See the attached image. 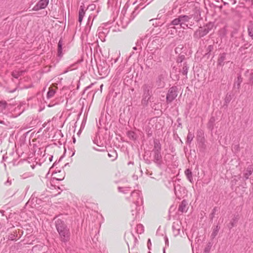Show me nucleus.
Instances as JSON below:
<instances>
[{"instance_id":"nucleus-11","label":"nucleus","mask_w":253,"mask_h":253,"mask_svg":"<svg viewBox=\"0 0 253 253\" xmlns=\"http://www.w3.org/2000/svg\"><path fill=\"white\" fill-rule=\"evenodd\" d=\"M62 43L61 40L59 41L58 44V54L60 55L62 53Z\"/></svg>"},{"instance_id":"nucleus-7","label":"nucleus","mask_w":253,"mask_h":253,"mask_svg":"<svg viewBox=\"0 0 253 253\" xmlns=\"http://www.w3.org/2000/svg\"><path fill=\"white\" fill-rule=\"evenodd\" d=\"M84 14L85 11L84 10V7L83 6H81L79 12V21L80 23L82 22Z\"/></svg>"},{"instance_id":"nucleus-5","label":"nucleus","mask_w":253,"mask_h":253,"mask_svg":"<svg viewBox=\"0 0 253 253\" xmlns=\"http://www.w3.org/2000/svg\"><path fill=\"white\" fill-rule=\"evenodd\" d=\"M187 18L186 16H183L175 19L172 21V23L173 25H177L179 24L181 25L183 23V21H185Z\"/></svg>"},{"instance_id":"nucleus-10","label":"nucleus","mask_w":253,"mask_h":253,"mask_svg":"<svg viewBox=\"0 0 253 253\" xmlns=\"http://www.w3.org/2000/svg\"><path fill=\"white\" fill-rule=\"evenodd\" d=\"M185 174L187 175V178L189 179L190 181H191V179L192 178V173L191 171L187 169L185 171Z\"/></svg>"},{"instance_id":"nucleus-12","label":"nucleus","mask_w":253,"mask_h":253,"mask_svg":"<svg viewBox=\"0 0 253 253\" xmlns=\"http://www.w3.org/2000/svg\"><path fill=\"white\" fill-rule=\"evenodd\" d=\"M128 135L129 137L132 138V139H135L134 137V133L133 132H129L128 133Z\"/></svg>"},{"instance_id":"nucleus-1","label":"nucleus","mask_w":253,"mask_h":253,"mask_svg":"<svg viewBox=\"0 0 253 253\" xmlns=\"http://www.w3.org/2000/svg\"><path fill=\"white\" fill-rule=\"evenodd\" d=\"M177 96V91L173 87L170 88L169 90L167 96V100L168 102H171Z\"/></svg>"},{"instance_id":"nucleus-4","label":"nucleus","mask_w":253,"mask_h":253,"mask_svg":"<svg viewBox=\"0 0 253 253\" xmlns=\"http://www.w3.org/2000/svg\"><path fill=\"white\" fill-rule=\"evenodd\" d=\"M58 233L63 241H67L68 239L70 233L68 228Z\"/></svg>"},{"instance_id":"nucleus-15","label":"nucleus","mask_w":253,"mask_h":253,"mask_svg":"<svg viewBox=\"0 0 253 253\" xmlns=\"http://www.w3.org/2000/svg\"><path fill=\"white\" fill-rule=\"evenodd\" d=\"M12 75H13V77H14L16 78H18V77L17 76L15 75V74L14 73L12 74Z\"/></svg>"},{"instance_id":"nucleus-9","label":"nucleus","mask_w":253,"mask_h":253,"mask_svg":"<svg viewBox=\"0 0 253 253\" xmlns=\"http://www.w3.org/2000/svg\"><path fill=\"white\" fill-rule=\"evenodd\" d=\"M253 170L251 169H248L244 174L246 179H248L249 176L252 174Z\"/></svg>"},{"instance_id":"nucleus-14","label":"nucleus","mask_w":253,"mask_h":253,"mask_svg":"<svg viewBox=\"0 0 253 253\" xmlns=\"http://www.w3.org/2000/svg\"><path fill=\"white\" fill-rule=\"evenodd\" d=\"M89 6L91 7V10L94 9V8L95 7V6L94 4H92Z\"/></svg>"},{"instance_id":"nucleus-8","label":"nucleus","mask_w":253,"mask_h":253,"mask_svg":"<svg viewBox=\"0 0 253 253\" xmlns=\"http://www.w3.org/2000/svg\"><path fill=\"white\" fill-rule=\"evenodd\" d=\"M187 203L185 201H183L179 207V211L183 212H186L187 209H186Z\"/></svg>"},{"instance_id":"nucleus-3","label":"nucleus","mask_w":253,"mask_h":253,"mask_svg":"<svg viewBox=\"0 0 253 253\" xmlns=\"http://www.w3.org/2000/svg\"><path fill=\"white\" fill-rule=\"evenodd\" d=\"M56 229L58 232H61L62 230H64L67 229L66 225L64 223L63 221L60 219H58L56 221Z\"/></svg>"},{"instance_id":"nucleus-2","label":"nucleus","mask_w":253,"mask_h":253,"mask_svg":"<svg viewBox=\"0 0 253 253\" xmlns=\"http://www.w3.org/2000/svg\"><path fill=\"white\" fill-rule=\"evenodd\" d=\"M48 0H41L33 8L34 11H38L41 9H43L46 7L48 3Z\"/></svg>"},{"instance_id":"nucleus-13","label":"nucleus","mask_w":253,"mask_h":253,"mask_svg":"<svg viewBox=\"0 0 253 253\" xmlns=\"http://www.w3.org/2000/svg\"><path fill=\"white\" fill-rule=\"evenodd\" d=\"M246 1L249 2V4L253 5V0H246Z\"/></svg>"},{"instance_id":"nucleus-6","label":"nucleus","mask_w":253,"mask_h":253,"mask_svg":"<svg viewBox=\"0 0 253 253\" xmlns=\"http://www.w3.org/2000/svg\"><path fill=\"white\" fill-rule=\"evenodd\" d=\"M57 87L54 85L51 86L49 88V90L47 92V96L48 97H52L55 94Z\"/></svg>"}]
</instances>
